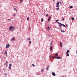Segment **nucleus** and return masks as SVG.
I'll list each match as a JSON object with an SVG mask.
<instances>
[{
	"mask_svg": "<svg viewBox=\"0 0 77 77\" xmlns=\"http://www.w3.org/2000/svg\"><path fill=\"white\" fill-rule=\"evenodd\" d=\"M52 49H53V46H51V47L50 48V51H51V50H52Z\"/></svg>",
	"mask_w": 77,
	"mask_h": 77,
	"instance_id": "0eeeda50",
	"label": "nucleus"
},
{
	"mask_svg": "<svg viewBox=\"0 0 77 77\" xmlns=\"http://www.w3.org/2000/svg\"><path fill=\"white\" fill-rule=\"evenodd\" d=\"M29 17H28L27 18V20H29Z\"/></svg>",
	"mask_w": 77,
	"mask_h": 77,
	"instance_id": "c756f323",
	"label": "nucleus"
},
{
	"mask_svg": "<svg viewBox=\"0 0 77 77\" xmlns=\"http://www.w3.org/2000/svg\"><path fill=\"white\" fill-rule=\"evenodd\" d=\"M32 66H35V65L33 64H32Z\"/></svg>",
	"mask_w": 77,
	"mask_h": 77,
	"instance_id": "e433bc0d",
	"label": "nucleus"
},
{
	"mask_svg": "<svg viewBox=\"0 0 77 77\" xmlns=\"http://www.w3.org/2000/svg\"><path fill=\"white\" fill-rule=\"evenodd\" d=\"M4 54H5L6 55H7V51H5V52L4 53Z\"/></svg>",
	"mask_w": 77,
	"mask_h": 77,
	"instance_id": "dca6fc26",
	"label": "nucleus"
},
{
	"mask_svg": "<svg viewBox=\"0 0 77 77\" xmlns=\"http://www.w3.org/2000/svg\"><path fill=\"white\" fill-rule=\"evenodd\" d=\"M71 20H72V21H73L74 20V17H72L71 18Z\"/></svg>",
	"mask_w": 77,
	"mask_h": 77,
	"instance_id": "9b49d317",
	"label": "nucleus"
},
{
	"mask_svg": "<svg viewBox=\"0 0 77 77\" xmlns=\"http://www.w3.org/2000/svg\"><path fill=\"white\" fill-rule=\"evenodd\" d=\"M22 1H23V0H20V3H21V2H22Z\"/></svg>",
	"mask_w": 77,
	"mask_h": 77,
	"instance_id": "393cba45",
	"label": "nucleus"
},
{
	"mask_svg": "<svg viewBox=\"0 0 77 77\" xmlns=\"http://www.w3.org/2000/svg\"><path fill=\"white\" fill-rule=\"evenodd\" d=\"M59 3L60 4V5H62V3L61 2H59Z\"/></svg>",
	"mask_w": 77,
	"mask_h": 77,
	"instance_id": "473e14b6",
	"label": "nucleus"
},
{
	"mask_svg": "<svg viewBox=\"0 0 77 77\" xmlns=\"http://www.w3.org/2000/svg\"><path fill=\"white\" fill-rule=\"evenodd\" d=\"M11 41H15V38H13L11 39Z\"/></svg>",
	"mask_w": 77,
	"mask_h": 77,
	"instance_id": "1a4fd4ad",
	"label": "nucleus"
},
{
	"mask_svg": "<svg viewBox=\"0 0 77 77\" xmlns=\"http://www.w3.org/2000/svg\"><path fill=\"white\" fill-rule=\"evenodd\" d=\"M69 52V50H67V52H66V53H68Z\"/></svg>",
	"mask_w": 77,
	"mask_h": 77,
	"instance_id": "9d476101",
	"label": "nucleus"
},
{
	"mask_svg": "<svg viewBox=\"0 0 77 77\" xmlns=\"http://www.w3.org/2000/svg\"><path fill=\"white\" fill-rule=\"evenodd\" d=\"M66 27H68V25H66Z\"/></svg>",
	"mask_w": 77,
	"mask_h": 77,
	"instance_id": "58836bf2",
	"label": "nucleus"
},
{
	"mask_svg": "<svg viewBox=\"0 0 77 77\" xmlns=\"http://www.w3.org/2000/svg\"><path fill=\"white\" fill-rule=\"evenodd\" d=\"M56 6L57 8H59V2H57Z\"/></svg>",
	"mask_w": 77,
	"mask_h": 77,
	"instance_id": "7ed1b4c3",
	"label": "nucleus"
},
{
	"mask_svg": "<svg viewBox=\"0 0 77 77\" xmlns=\"http://www.w3.org/2000/svg\"><path fill=\"white\" fill-rule=\"evenodd\" d=\"M44 69H42V72H43V71H44Z\"/></svg>",
	"mask_w": 77,
	"mask_h": 77,
	"instance_id": "4be33fe9",
	"label": "nucleus"
},
{
	"mask_svg": "<svg viewBox=\"0 0 77 77\" xmlns=\"http://www.w3.org/2000/svg\"><path fill=\"white\" fill-rule=\"evenodd\" d=\"M52 75H54V76H56V74L55 72H52Z\"/></svg>",
	"mask_w": 77,
	"mask_h": 77,
	"instance_id": "423d86ee",
	"label": "nucleus"
},
{
	"mask_svg": "<svg viewBox=\"0 0 77 77\" xmlns=\"http://www.w3.org/2000/svg\"><path fill=\"white\" fill-rule=\"evenodd\" d=\"M49 66H48L47 67L46 69H47V70H48V68H49Z\"/></svg>",
	"mask_w": 77,
	"mask_h": 77,
	"instance_id": "4468645a",
	"label": "nucleus"
},
{
	"mask_svg": "<svg viewBox=\"0 0 77 77\" xmlns=\"http://www.w3.org/2000/svg\"><path fill=\"white\" fill-rule=\"evenodd\" d=\"M72 8H73V7H72V6H70V9H71Z\"/></svg>",
	"mask_w": 77,
	"mask_h": 77,
	"instance_id": "aec40b11",
	"label": "nucleus"
},
{
	"mask_svg": "<svg viewBox=\"0 0 77 77\" xmlns=\"http://www.w3.org/2000/svg\"><path fill=\"white\" fill-rule=\"evenodd\" d=\"M56 9L58 11H59V8H56Z\"/></svg>",
	"mask_w": 77,
	"mask_h": 77,
	"instance_id": "7c9ffc66",
	"label": "nucleus"
},
{
	"mask_svg": "<svg viewBox=\"0 0 77 77\" xmlns=\"http://www.w3.org/2000/svg\"><path fill=\"white\" fill-rule=\"evenodd\" d=\"M52 45V43H51L50 44V45Z\"/></svg>",
	"mask_w": 77,
	"mask_h": 77,
	"instance_id": "4c0bfd02",
	"label": "nucleus"
},
{
	"mask_svg": "<svg viewBox=\"0 0 77 77\" xmlns=\"http://www.w3.org/2000/svg\"><path fill=\"white\" fill-rule=\"evenodd\" d=\"M69 54L67 53V54H66V56H69Z\"/></svg>",
	"mask_w": 77,
	"mask_h": 77,
	"instance_id": "a211bd4d",
	"label": "nucleus"
},
{
	"mask_svg": "<svg viewBox=\"0 0 77 77\" xmlns=\"http://www.w3.org/2000/svg\"><path fill=\"white\" fill-rule=\"evenodd\" d=\"M29 44H31V41H29Z\"/></svg>",
	"mask_w": 77,
	"mask_h": 77,
	"instance_id": "c85d7f7f",
	"label": "nucleus"
},
{
	"mask_svg": "<svg viewBox=\"0 0 77 77\" xmlns=\"http://www.w3.org/2000/svg\"><path fill=\"white\" fill-rule=\"evenodd\" d=\"M9 68L10 69H11V67L9 66Z\"/></svg>",
	"mask_w": 77,
	"mask_h": 77,
	"instance_id": "cd10ccee",
	"label": "nucleus"
},
{
	"mask_svg": "<svg viewBox=\"0 0 77 77\" xmlns=\"http://www.w3.org/2000/svg\"><path fill=\"white\" fill-rule=\"evenodd\" d=\"M55 56L56 57H57L58 56V54H56L55 55Z\"/></svg>",
	"mask_w": 77,
	"mask_h": 77,
	"instance_id": "2eb2a0df",
	"label": "nucleus"
},
{
	"mask_svg": "<svg viewBox=\"0 0 77 77\" xmlns=\"http://www.w3.org/2000/svg\"><path fill=\"white\" fill-rule=\"evenodd\" d=\"M9 29L10 32H13L15 30V27L12 26H11L10 27Z\"/></svg>",
	"mask_w": 77,
	"mask_h": 77,
	"instance_id": "f257e3e1",
	"label": "nucleus"
},
{
	"mask_svg": "<svg viewBox=\"0 0 77 77\" xmlns=\"http://www.w3.org/2000/svg\"><path fill=\"white\" fill-rule=\"evenodd\" d=\"M28 40H30V38H28Z\"/></svg>",
	"mask_w": 77,
	"mask_h": 77,
	"instance_id": "72a5a7b5",
	"label": "nucleus"
},
{
	"mask_svg": "<svg viewBox=\"0 0 77 77\" xmlns=\"http://www.w3.org/2000/svg\"><path fill=\"white\" fill-rule=\"evenodd\" d=\"M8 61H6V62L5 63V65H7L8 63Z\"/></svg>",
	"mask_w": 77,
	"mask_h": 77,
	"instance_id": "ddd939ff",
	"label": "nucleus"
},
{
	"mask_svg": "<svg viewBox=\"0 0 77 77\" xmlns=\"http://www.w3.org/2000/svg\"><path fill=\"white\" fill-rule=\"evenodd\" d=\"M58 23L59 24L60 28H62V26H63V27H66V26H65V25L63 24H61V23L59 22H58Z\"/></svg>",
	"mask_w": 77,
	"mask_h": 77,
	"instance_id": "f03ea898",
	"label": "nucleus"
},
{
	"mask_svg": "<svg viewBox=\"0 0 77 77\" xmlns=\"http://www.w3.org/2000/svg\"><path fill=\"white\" fill-rule=\"evenodd\" d=\"M13 16H15V15H16V14H13Z\"/></svg>",
	"mask_w": 77,
	"mask_h": 77,
	"instance_id": "a878e982",
	"label": "nucleus"
},
{
	"mask_svg": "<svg viewBox=\"0 0 77 77\" xmlns=\"http://www.w3.org/2000/svg\"><path fill=\"white\" fill-rule=\"evenodd\" d=\"M50 26H48V27L47 28V30H50Z\"/></svg>",
	"mask_w": 77,
	"mask_h": 77,
	"instance_id": "f8f14e48",
	"label": "nucleus"
},
{
	"mask_svg": "<svg viewBox=\"0 0 77 77\" xmlns=\"http://www.w3.org/2000/svg\"><path fill=\"white\" fill-rule=\"evenodd\" d=\"M50 19H51V17L50 16L49 18L48 19V21H50Z\"/></svg>",
	"mask_w": 77,
	"mask_h": 77,
	"instance_id": "6e6552de",
	"label": "nucleus"
},
{
	"mask_svg": "<svg viewBox=\"0 0 77 77\" xmlns=\"http://www.w3.org/2000/svg\"><path fill=\"white\" fill-rule=\"evenodd\" d=\"M44 21V19H41V21Z\"/></svg>",
	"mask_w": 77,
	"mask_h": 77,
	"instance_id": "bb28decb",
	"label": "nucleus"
},
{
	"mask_svg": "<svg viewBox=\"0 0 77 77\" xmlns=\"http://www.w3.org/2000/svg\"><path fill=\"white\" fill-rule=\"evenodd\" d=\"M46 17H48V14H47L46 15Z\"/></svg>",
	"mask_w": 77,
	"mask_h": 77,
	"instance_id": "2f4dec72",
	"label": "nucleus"
},
{
	"mask_svg": "<svg viewBox=\"0 0 77 77\" xmlns=\"http://www.w3.org/2000/svg\"><path fill=\"white\" fill-rule=\"evenodd\" d=\"M14 11H16L17 12V9H16V8H14Z\"/></svg>",
	"mask_w": 77,
	"mask_h": 77,
	"instance_id": "412c9836",
	"label": "nucleus"
},
{
	"mask_svg": "<svg viewBox=\"0 0 77 77\" xmlns=\"http://www.w3.org/2000/svg\"><path fill=\"white\" fill-rule=\"evenodd\" d=\"M11 66H12V64H9V66L11 67Z\"/></svg>",
	"mask_w": 77,
	"mask_h": 77,
	"instance_id": "5701e85b",
	"label": "nucleus"
},
{
	"mask_svg": "<svg viewBox=\"0 0 77 77\" xmlns=\"http://www.w3.org/2000/svg\"><path fill=\"white\" fill-rule=\"evenodd\" d=\"M63 20H63H64V18H62L61 20Z\"/></svg>",
	"mask_w": 77,
	"mask_h": 77,
	"instance_id": "c9c22d12",
	"label": "nucleus"
},
{
	"mask_svg": "<svg viewBox=\"0 0 77 77\" xmlns=\"http://www.w3.org/2000/svg\"><path fill=\"white\" fill-rule=\"evenodd\" d=\"M9 47H10V45H9V44H8L6 45V48H9Z\"/></svg>",
	"mask_w": 77,
	"mask_h": 77,
	"instance_id": "20e7f679",
	"label": "nucleus"
},
{
	"mask_svg": "<svg viewBox=\"0 0 77 77\" xmlns=\"http://www.w3.org/2000/svg\"><path fill=\"white\" fill-rule=\"evenodd\" d=\"M61 32H65V31H63V30H61Z\"/></svg>",
	"mask_w": 77,
	"mask_h": 77,
	"instance_id": "f3484780",
	"label": "nucleus"
},
{
	"mask_svg": "<svg viewBox=\"0 0 77 77\" xmlns=\"http://www.w3.org/2000/svg\"><path fill=\"white\" fill-rule=\"evenodd\" d=\"M60 45L61 47H62V43L60 42Z\"/></svg>",
	"mask_w": 77,
	"mask_h": 77,
	"instance_id": "6ab92c4d",
	"label": "nucleus"
},
{
	"mask_svg": "<svg viewBox=\"0 0 77 77\" xmlns=\"http://www.w3.org/2000/svg\"><path fill=\"white\" fill-rule=\"evenodd\" d=\"M8 21H9V20H10V21H11V19H8Z\"/></svg>",
	"mask_w": 77,
	"mask_h": 77,
	"instance_id": "f704fd0d",
	"label": "nucleus"
},
{
	"mask_svg": "<svg viewBox=\"0 0 77 77\" xmlns=\"http://www.w3.org/2000/svg\"><path fill=\"white\" fill-rule=\"evenodd\" d=\"M56 57H53V58H55V59H60V56H59V57H57L55 58Z\"/></svg>",
	"mask_w": 77,
	"mask_h": 77,
	"instance_id": "39448f33",
	"label": "nucleus"
},
{
	"mask_svg": "<svg viewBox=\"0 0 77 77\" xmlns=\"http://www.w3.org/2000/svg\"><path fill=\"white\" fill-rule=\"evenodd\" d=\"M54 0H53V1H54Z\"/></svg>",
	"mask_w": 77,
	"mask_h": 77,
	"instance_id": "ea45409f",
	"label": "nucleus"
},
{
	"mask_svg": "<svg viewBox=\"0 0 77 77\" xmlns=\"http://www.w3.org/2000/svg\"><path fill=\"white\" fill-rule=\"evenodd\" d=\"M0 6H1V5H0Z\"/></svg>",
	"mask_w": 77,
	"mask_h": 77,
	"instance_id": "a19ab883",
	"label": "nucleus"
},
{
	"mask_svg": "<svg viewBox=\"0 0 77 77\" xmlns=\"http://www.w3.org/2000/svg\"><path fill=\"white\" fill-rule=\"evenodd\" d=\"M56 22H57V21H59V20H55Z\"/></svg>",
	"mask_w": 77,
	"mask_h": 77,
	"instance_id": "b1692460",
	"label": "nucleus"
}]
</instances>
